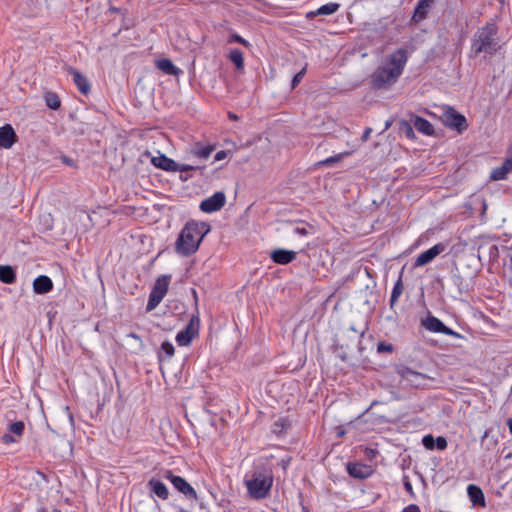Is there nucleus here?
<instances>
[{
  "label": "nucleus",
  "instance_id": "f257e3e1",
  "mask_svg": "<svg viewBox=\"0 0 512 512\" xmlns=\"http://www.w3.org/2000/svg\"><path fill=\"white\" fill-rule=\"evenodd\" d=\"M210 229L211 227L207 222L188 221L176 240V252L186 257L194 254Z\"/></svg>",
  "mask_w": 512,
  "mask_h": 512
},
{
  "label": "nucleus",
  "instance_id": "f03ea898",
  "mask_svg": "<svg viewBox=\"0 0 512 512\" xmlns=\"http://www.w3.org/2000/svg\"><path fill=\"white\" fill-rule=\"evenodd\" d=\"M499 49L498 27L493 22L479 28L472 39L470 56L478 57L481 53L493 55Z\"/></svg>",
  "mask_w": 512,
  "mask_h": 512
},
{
  "label": "nucleus",
  "instance_id": "7ed1b4c3",
  "mask_svg": "<svg viewBox=\"0 0 512 512\" xmlns=\"http://www.w3.org/2000/svg\"><path fill=\"white\" fill-rule=\"evenodd\" d=\"M244 484L251 498L264 499L268 496L273 484L272 472L266 467H256L251 474L245 476Z\"/></svg>",
  "mask_w": 512,
  "mask_h": 512
},
{
  "label": "nucleus",
  "instance_id": "20e7f679",
  "mask_svg": "<svg viewBox=\"0 0 512 512\" xmlns=\"http://www.w3.org/2000/svg\"><path fill=\"white\" fill-rule=\"evenodd\" d=\"M170 279V276L162 275L156 280L155 285L152 291L150 292L148 303L146 306V310L148 312L154 310L162 301V299L164 298L168 291Z\"/></svg>",
  "mask_w": 512,
  "mask_h": 512
},
{
  "label": "nucleus",
  "instance_id": "39448f33",
  "mask_svg": "<svg viewBox=\"0 0 512 512\" xmlns=\"http://www.w3.org/2000/svg\"><path fill=\"white\" fill-rule=\"evenodd\" d=\"M395 372L413 388H422L426 385L427 380H429L427 375L414 371L403 364L395 365Z\"/></svg>",
  "mask_w": 512,
  "mask_h": 512
},
{
  "label": "nucleus",
  "instance_id": "423d86ee",
  "mask_svg": "<svg viewBox=\"0 0 512 512\" xmlns=\"http://www.w3.org/2000/svg\"><path fill=\"white\" fill-rule=\"evenodd\" d=\"M400 77L390 66L378 67L371 76V82L374 88L381 89L387 84L397 81Z\"/></svg>",
  "mask_w": 512,
  "mask_h": 512
},
{
  "label": "nucleus",
  "instance_id": "0eeeda50",
  "mask_svg": "<svg viewBox=\"0 0 512 512\" xmlns=\"http://www.w3.org/2000/svg\"><path fill=\"white\" fill-rule=\"evenodd\" d=\"M365 334V330L358 331L354 326H351L342 333L341 343L335 344L336 349L344 350L350 349L352 346L357 345L358 350H363L361 346V339Z\"/></svg>",
  "mask_w": 512,
  "mask_h": 512
},
{
  "label": "nucleus",
  "instance_id": "6e6552de",
  "mask_svg": "<svg viewBox=\"0 0 512 512\" xmlns=\"http://www.w3.org/2000/svg\"><path fill=\"white\" fill-rule=\"evenodd\" d=\"M421 325L428 331L434 333H442L455 338H463V336L447 327L439 318L428 314V316L421 321Z\"/></svg>",
  "mask_w": 512,
  "mask_h": 512
},
{
  "label": "nucleus",
  "instance_id": "1a4fd4ad",
  "mask_svg": "<svg viewBox=\"0 0 512 512\" xmlns=\"http://www.w3.org/2000/svg\"><path fill=\"white\" fill-rule=\"evenodd\" d=\"M442 120L447 127L455 129L459 133L466 130L468 126L465 116L457 112L452 107H447L444 110Z\"/></svg>",
  "mask_w": 512,
  "mask_h": 512
},
{
  "label": "nucleus",
  "instance_id": "9d476101",
  "mask_svg": "<svg viewBox=\"0 0 512 512\" xmlns=\"http://www.w3.org/2000/svg\"><path fill=\"white\" fill-rule=\"evenodd\" d=\"M200 327V318L198 315H193L184 330L178 332L176 341L179 346H187L191 343L192 339L198 335Z\"/></svg>",
  "mask_w": 512,
  "mask_h": 512
},
{
  "label": "nucleus",
  "instance_id": "9b49d317",
  "mask_svg": "<svg viewBox=\"0 0 512 512\" xmlns=\"http://www.w3.org/2000/svg\"><path fill=\"white\" fill-rule=\"evenodd\" d=\"M226 203V196L223 192H216L211 197L204 199L200 203L201 211L212 213L219 211Z\"/></svg>",
  "mask_w": 512,
  "mask_h": 512
},
{
  "label": "nucleus",
  "instance_id": "f8f14e48",
  "mask_svg": "<svg viewBox=\"0 0 512 512\" xmlns=\"http://www.w3.org/2000/svg\"><path fill=\"white\" fill-rule=\"evenodd\" d=\"M407 60V50L404 48H399L393 54L390 55L387 66H390L397 74L401 75L407 63Z\"/></svg>",
  "mask_w": 512,
  "mask_h": 512
},
{
  "label": "nucleus",
  "instance_id": "ddd939ff",
  "mask_svg": "<svg viewBox=\"0 0 512 512\" xmlns=\"http://www.w3.org/2000/svg\"><path fill=\"white\" fill-rule=\"evenodd\" d=\"M446 249L444 243H438L430 249L422 252L415 260L414 267L424 266L430 263L435 257L441 254Z\"/></svg>",
  "mask_w": 512,
  "mask_h": 512
},
{
  "label": "nucleus",
  "instance_id": "4468645a",
  "mask_svg": "<svg viewBox=\"0 0 512 512\" xmlns=\"http://www.w3.org/2000/svg\"><path fill=\"white\" fill-rule=\"evenodd\" d=\"M172 485L174 488L182 493L187 500L197 501L198 495L196 490L181 476L173 478Z\"/></svg>",
  "mask_w": 512,
  "mask_h": 512
},
{
  "label": "nucleus",
  "instance_id": "2eb2a0df",
  "mask_svg": "<svg viewBox=\"0 0 512 512\" xmlns=\"http://www.w3.org/2000/svg\"><path fill=\"white\" fill-rule=\"evenodd\" d=\"M17 141V134L10 124L0 127V148L10 149Z\"/></svg>",
  "mask_w": 512,
  "mask_h": 512
},
{
  "label": "nucleus",
  "instance_id": "dca6fc26",
  "mask_svg": "<svg viewBox=\"0 0 512 512\" xmlns=\"http://www.w3.org/2000/svg\"><path fill=\"white\" fill-rule=\"evenodd\" d=\"M347 472L353 478L366 479L372 474L373 470L369 465L349 462L347 464Z\"/></svg>",
  "mask_w": 512,
  "mask_h": 512
},
{
  "label": "nucleus",
  "instance_id": "f3484780",
  "mask_svg": "<svg viewBox=\"0 0 512 512\" xmlns=\"http://www.w3.org/2000/svg\"><path fill=\"white\" fill-rule=\"evenodd\" d=\"M66 70L69 72V74L72 75L73 82L76 85V87L78 88V90L83 95H88L91 90V85H90L88 78L72 67H69Z\"/></svg>",
  "mask_w": 512,
  "mask_h": 512
},
{
  "label": "nucleus",
  "instance_id": "a211bd4d",
  "mask_svg": "<svg viewBox=\"0 0 512 512\" xmlns=\"http://www.w3.org/2000/svg\"><path fill=\"white\" fill-rule=\"evenodd\" d=\"M297 253L292 250H286V249H275L271 251L270 258L271 260L280 265H286L291 263L296 259Z\"/></svg>",
  "mask_w": 512,
  "mask_h": 512
},
{
  "label": "nucleus",
  "instance_id": "6ab92c4d",
  "mask_svg": "<svg viewBox=\"0 0 512 512\" xmlns=\"http://www.w3.org/2000/svg\"><path fill=\"white\" fill-rule=\"evenodd\" d=\"M453 284L457 287L460 295L467 294L474 287L473 277H464L460 273H454L451 277Z\"/></svg>",
  "mask_w": 512,
  "mask_h": 512
},
{
  "label": "nucleus",
  "instance_id": "aec40b11",
  "mask_svg": "<svg viewBox=\"0 0 512 512\" xmlns=\"http://www.w3.org/2000/svg\"><path fill=\"white\" fill-rule=\"evenodd\" d=\"M147 487L149 488L151 494L156 495L158 498L162 500H167L169 497V491L166 485L158 478L152 477L147 482Z\"/></svg>",
  "mask_w": 512,
  "mask_h": 512
},
{
  "label": "nucleus",
  "instance_id": "412c9836",
  "mask_svg": "<svg viewBox=\"0 0 512 512\" xmlns=\"http://www.w3.org/2000/svg\"><path fill=\"white\" fill-rule=\"evenodd\" d=\"M151 163L156 168H160L167 172H176L178 168V163H176L173 159L168 158L164 154H159L158 156L152 157Z\"/></svg>",
  "mask_w": 512,
  "mask_h": 512
},
{
  "label": "nucleus",
  "instance_id": "4be33fe9",
  "mask_svg": "<svg viewBox=\"0 0 512 512\" xmlns=\"http://www.w3.org/2000/svg\"><path fill=\"white\" fill-rule=\"evenodd\" d=\"M435 0H419L413 13L412 20L418 23L427 18L428 13Z\"/></svg>",
  "mask_w": 512,
  "mask_h": 512
},
{
  "label": "nucleus",
  "instance_id": "5701e85b",
  "mask_svg": "<svg viewBox=\"0 0 512 512\" xmlns=\"http://www.w3.org/2000/svg\"><path fill=\"white\" fill-rule=\"evenodd\" d=\"M53 289L52 280L46 275H40L33 281V291L36 294H46Z\"/></svg>",
  "mask_w": 512,
  "mask_h": 512
},
{
  "label": "nucleus",
  "instance_id": "b1692460",
  "mask_svg": "<svg viewBox=\"0 0 512 512\" xmlns=\"http://www.w3.org/2000/svg\"><path fill=\"white\" fill-rule=\"evenodd\" d=\"M510 171H512V158L506 159L500 167L494 168L490 179L494 181L505 179Z\"/></svg>",
  "mask_w": 512,
  "mask_h": 512
},
{
  "label": "nucleus",
  "instance_id": "393cba45",
  "mask_svg": "<svg viewBox=\"0 0 512 512\" xmlns=\"http://www.w3.org/2000/svg\"><path fill=\"white\" fill-rule=\"evenodd\" d=\"M467 493L473 505L485 506V497L482 489L474 484L467 487Z\"/></svg>",
  "mask_w": 512,
  "mask_h": 512
},
{
  "label": "nucleus",
  "instance_id": "a878e982",
  "mask_svg": "<svg viewBox=\"0 0 512 512\" xmlns=\"http://www.w3.org/2000/svg\"><path fill=\"white\" fill-rule=\"evenodd\" d=\"M155 65L159 70L167 75L178 76L181 73V70L167 58L158 59L155 62Z\"/></svg>",
  "mask_w": 512,
  "mask_h": 512
},
{
  "label": "nucleus",
  "instance_id": "bb28decb",
  "mask_svg": "<svg viewBox=\"0 0 512 512\" xmlns=\"http://www.w3.org/2000/svg\"><path fill=\"white\" fill-rule=\"evenodd\" d=\"M413 126L416 130H418L419 132H421L425 135L430 136V135H433V133H434L432 124L428 120H426L420 116H414Z\"/></svg>",
  "mask_w": 512,
  "mask_h": 512
},
{
  "label": "nucleus",
  "instance_id": "cd10ccee",
  "mask_svg": "<svg viewBox=\"0 0 512 512\" xmlns=\"http://www.w3.org/2000/svg\"><path fill=\"white\" fill-rule=\"evenodd\" d=\"M0 281L4 284H13L16 281V272L10 265H0Z\"/></svg>",
  "mask_w": 512,
  "mask_h": 512
},
{
  "label": "nucleus",
  "instance_id": "c85d7f7f",
  "mask_svg": "<svg viewBox=\"0 0 512 512\" xmlns=\"http://www.w3.org/2000/svg\"><path fill=\"white\" fill-rule=\"evenodd\" d=\"M174 352L175 348L173 344L168 340L163 341L160 346V350L158 351L159 362H163L167 359H170L174 355Z\"/></svg>",
  "mask_w": 512,
  "mask_h": 512
},
{
  "label": "nucleus",
  "instance_id": "c756f323",
  "mask_svg": "<svg viewBox=\"0 0 512 512\" xmlns=\"http://www.w3.org/2000/svg\"><path fill=\"white\" fill-rule=\"evenodd\" d=\"M403 290H404V285H403L401 277H399V279L396 281V283L393 287L392 293H391V297H390V307L391 308H393L395 303L398 301L399 297L403 293Z\"/></svg>",
  "mask_w": 512,
  "mask_h": 512
},
{
  "label": "nucleus",
  "instance_id": "7c9ffc66",
  "mask_svg": "<svg viewBox=\"0 0 512 512\" xmlns=\"http://www.w3.org/2000/svg\"><path fill=\"white\" fill-rule=\"evenodd\" d=\"M230 61L236 66L237 69H242L244 66L243 53L239 49H233L229 53Z\"/></svg>",
  "mask_w": 512,
  "mask_h": 512
},
{
  "label": "nucleus",
  "instance_id": "2f4dec72",
  "mask_svg": "<svg viewBox=\"0 0 512 512\" xmlns=\"http://www.w3.org/2000/svg\"><path fill=\"white\" fill-rule=\"evenodd\" d=\"M213 150H214L213 145H207V146L201 147V148L195 147L191 150V154L200 159H207L211 155Z\"/></svg>",
  "mask_w": 512,
  "mask_h": 512
},
{
  "label": "nucleus",
  "instance_id": "473e14b6",
  "mask_svg": "<svg viewBox=\"0 0 512 512\" xmlns=\"http://www.w3.org/2000/svg\"><path fill=\"white\" fill-rule=\"evenodd\" d=\"M46 105L51 109H58L61 105L59 96L53 92H47L44 96Z\"/></svg>",
  "mask_w": 512,
  "mask_h": 512
},
{
  "label": "nucleus",
  "instance_id": "72a5a7b5",
  "mask_svg": "<svg viewBox=\"0 0 512 512\" xmlns=\"http://www.w3.org/2000/svg\"><path fill=\"white\" fill-rule=\"evenodd\" d=\"M340 5L338 3H327L322 5L316 10V14L320 15H331L335 13L339 9Z\"/></svg>",
  "mask_w": 512,
  "mask_h": 512
},
{
  "label": "nucleus",
  "instance_id": "f704fd0d",
  "mask_svg": "<svg viewBox=\"0 0 512 512\" xmlns=\"http://www.w3.org/2000/svg\"><path fill=\"white\" fill-rule=\"evenodd\" d=\"M413 127L408 121L401 120L399 122V130L408 138V139H414L415 134Z\"/></svg>",
  "mask_w": 512,
  "mask_h": 512
},
{
  "label": "nucleus",
  "instance_id": "c9c22d12",
  "mask_svg": "<svg viewBox=\"0 0 512 512\" xmlns=\"http://www.w3.org/2000/svg\"><path fill=\"white\" fill-rule=\"evenodd\" d=\"M25 425L23 421H16L9 425L8 431L11 434L21 437L24 433Z\"/></svg>",
  "mask_w": 512,
  "mask_h": 512
},
{
  "label": "nucleus",
  "instance_id": "e433bc0d",
  "mask_svg": "<svg viewBox=\"0 0 512 512\" xmlns=\"http://www.w3.org/2000/svg\"><path fill=\"white\" fill-rule=\"evenodd\" d=\"M435 442H436V438H434L433 435H431V434L425 435L422 438V444L428 450L435 449Z\"/></svg>",
  "mask_w": 512,
  "mask_h": 512
},
{
  "label": "nucleus",
  "instance_id": "4c0bfd02",
  "mask_svg": "<svg viewBox=\"0 0 512 512\" xmlns=\"http://www.w3.org/2000/svg\"><path fill=\"white\" fill-rule=\"evenodd\" d=\"M342 157H343V154H338V155L329 157V158H327L325 160H322V161L318 162V165H320V166H331L332 164L339 162L342 159Z\"/></svg>",
  "mask_w": 512,
  "mask_h": 512
},
{
  "label": "nucleus",
  "instance_id": "58836bf2",
  "mask_svg": "<svg viewBox=\"0 0 512 512\" xmlns=\"http://www.w3.org/2000/svg\"><path fill=\"white\" fill-rule=\"evenodd\" d=\"M87 128L88 124L85 122L75 123V125L71 127V129L76 135H83Z\"/></svg>",
  "mask_w": 512,
  "mask_h": 512
},
{
  "label": "nucleus",
  "instance_id": "ea45409f",
  "mask_svg": "<svg viewBox=\"0 0 512 512\" xmlns=\"http://www.w3.org/2000/svg\"><path fill=\"white\" fill-rule=\"evenodd\" d=\"M305 73H306V66L304 68H302L297 74H295V76L293 77L292 82H291L292 89L297 87V85L303 79Z\"/></svg>",
  "mask_w": 512,
  "mask_h": 512
},
{
  "label": "nucleus",
  "instance_id": "a19ab883",
  "mask_svg": "<svg viewBox=\"0 0 512 512\" xmlns=\"http://www.w3.org/2000/svg\"><path fill=\"white\" fill-rule=\"evenodd\" d=\"M204 167L200 165H187V164H178L177 171L180 172H188V171H197L202 170Z\"/></svg>",
  "mask_w": 512,
  "mask_h": 512
},
{
  "label": "nucleus",
  "instance_id": "79ce46f5",
  "mask_svg": "<svg viewBox=\"0 0 512 512\" xmlns=\"http://www.w3.org/2000/svg\"><path fill=\"white\" fill-rule=\"evenodd\" d=\"M228 42L229 43L236 42V43H240L244 46H249L248 41H246L244 38H242L240 35H238L236 33L230 35Z\"/></svg>",
  "mask_w": 512,
  "mask_h": 512
},
{
  "label": "nucleus",
  "instance_id": "37998d69",
  "mask_svg": "<svg viewBox=\"0 0 512 512\" xmlns=\"http://www.w3.org/2000/svg\"><path fill=\"white\" fill-rule=\"evenodd\" d=\"M377 351L379 353L392 352L393 351V346L390 343L379 342L378 345H377Z\"/></svg>",
  "mask_w": 512,
  "mask_h": 512
},
{
  "label": "nucleus",
  "instance_id": "c03bdc74",
  "mask_svg": "<svg viewBox=\"0 0 512 512\" xmlns=\"http://www.w3.org/2000/svg\"><path fill=\"white\" fill-rule=\"evenodd\" d=\"M447 445L448 443L445 437L438 436L436 438L435 448H437L438 450H445L447 448Z\"/></svg>",
  "mask_w": 512,
  "mask_h": 512
},
{
  "label": "nucleus",
  "instance_id": "a18cd8bd",
  "mask_svg": "<svg viewBox=\"0 0 512 512\" xmlns=\"http://www.w3.org/2000/svg\"><path fill=\"white\" fill-rule=\"evenodd\" d=\"M161 478H164L166 480H169L171 483H173V478H177V475H174V473L171 470H161L159 473Z\"/></svg>",
  "mask_w": 512,
  "mask_h": 512
},
{
  "label": "nucleus",
  "instance_id": "49530a36",
  "mask_svg": "<svg viewBox=\"0 0 512 512\" xmlns=\"http://www.w3.org/2000/svg\"><path fill=\"white\" fill-rule=\"evenodd\" d=\"M403 485H404L405 490L410 495L414 496L412 484H411V482H410V480H409V478L407 476H405L404 479H403Z\"/></svg>",
  "mask_w": 512,
  "mask_h": 512
},
{
  "label": "nucleus",
  "instance_id": "de8ad7c7",
  "mask_svg": "<svg viewBox=\"0 0 512 512\" xmlns=\"http://www.w3.org/2000/svg\"><path fill=\"white\" fill-rule=\"evenodd\" d=\"M1 440H2V443H4V444H11V443L17 442V440L12 436V434L10 432L4 434L1 438Z\"/></svg>",
  "mask_w": 512,
  "mask_h": 512
},
{
  "label": "nucleus",
  "instance_id": "09e8293b",
  "mask_svg": "<svg viewBox=\"0 0 512 512\" xmlns=\"http://www.w3.org/2000/svg\"><path fill=\"white\" fill-rule=\"evenodd\" d=\"M402 512H421L420 508L416 504H410L406 508L403 509Z\"/></svg>",
  "mask_w": 512,
  "mask_h": 512
},
{
  "label": "nucleus",
  "instance_id": "8fccbe9b",
  "mask_svg": "<svg viewBox=\"0 0 512 512\" xmlns=\"http://www.w3.org/2000/svg\"><path fill=\"white\" fill-rule=\"evenodd\" d=\"M227 157V152L225 150L218 151L214 156V161H221Z\"/></svg>",
  "mask_w": 512,
  "mask_h": 512
},
{
  "label": "nucleus",
  "instance_id": "3c124183",
  "mask_svg": "<svg viewBox=\"0 0 512 512\" xmlns=\"http://www.w3.org/2000/svg\"><path fill=\"white\" fill-rule=\"evenodd\" d=\"M127 337L137 340L139 342V348H143L144 344L139 335H137L134 332H130L129 334H127Z\"/></svg>",
  "mask_w": 512,
  "mask_h": 512
},
{
  "label": "nucleus",
  "instance_id": "603ef678",
  "mask_svg": "<svg viewBox=\"0 0 512 512\" xmlns=\"http://www.w3.org/2000/svg\"><path fill=\"white\" fill-rule=\"evenodd\" d=\"M294 232L296 234H300V235H307L308 234V230L306 228H304V227H296L294 229Z\"/></svg>",
  "mask_w": 512,
  "mask_h": 512
},
{
  "label": "nucleus",
  "instance_id": "864d4df0",
  "mask_svg": "<svg viewBox=\"0 0 512 512\" xmlns=\"http://www.w3.org/2000/svg\"><path fill=\"white\" fill-rule=\"evenodd\" d=\"M371 132H372V129H371V128H369V127H368V128H366V129L364 130V132H363L362 140H363V141H367V140H368V138L370 137Z\"/></svg>",
  "mask_w": 512,
  "mask_h": 512
},
{
  "label": "nucleus",
  "instance_id": "5fc2aeb1",
  "mask_svg": "<svg viewBox=\"0 0 512 512\" xmlns=\"http://www.w3.org/2000/svg\"><path fill=\"white\" fill-rule=\"evenodd\" d=\"M490 256H496L498 254V247L496 245H492L490 247Z\"/></svg>",
  "mask_w": 512,
  "mask_h": 512
},
{
  "label": "nucleus",
  "instance_id": "6e6d98bb",
  "mask_svg": "<svg viewBox=\"0 0 512 512\" xmlns=\"http://www.w3.org/2000/svg\"><path fill=\"white\" fill-rule=\"evenodd\" d=\"M338 356L341 358L342 361L348 360V354L345 351H342L341 353H339Z\"/></svg>",
  "mask_w": 512,
  "mask_h": 512
},
{
  "label": "nucleus",
  "instance_id": "4d7b16f0",
  "mask_svg": "<svg viewBox=\"0 0 512 512\" xmlns=\"http://www.w3.org/2000/svg\"><path fill=\"white\" fill-rule=\"evenodd\" d=\"M507 426L509 428V432L512 434V418L507 419Z\"/></svg>",
  "mask_w": 512,
  "mask_h": 512
},
{
  "label": "nucleus",
  "instance_id": "13d9d810",
  "mask_svg": "<svg viewBox=\"0 0 512 512\" xmlns=\"http://www.w3.org/2000/svg\"><path fill=\"white\" fill-rule=\"evenodd\" d=\"M228 117L231 119V120H237L238 119V116L232 112H229L228 113Z\"/></svg>",
  "mask_w": 512,
  "mask_h": 512
},
{
  "label": "nucleus",
  "instance_id": "bf43d9fd",
  "mask_svg": "<svg viewBox=\"0 0 512 512\" xmlns=\"http://www.w3.org/2000/svg\"><path fill=\"white\" fill-rule=\"evenodd\" d=\"M319 14H316V11H311L307 13V18H314L315 16H318Z\"/></svg>",
  "mask_w": 512,
  "mask_h": 512
},
{
  "label": "nucleus",
  "instance_id": "052dcab7",
  "mask_svg": "<svg viewBox=\"0 0 512 512\" xmlns=\"http://www.w3.org/2000/svg\"><path fill=\"white\" fill-rule=\"evenodd\" d=\"M180 179H181L182 181H187V180H188V176H186V174H183V175L181 174V175H180Z\"/></svg>",
  "mask_w": 512,
  "mask_h": 512
},
{
  "label": "nucleus",
  "instance_id": "680f3d73",
  "mask_svg": "<svg viewBox=\"0 0 512 512\" xmlns=\"http://www.w3.org/2000/svg\"><path fill=\"white\" fill-rule=\"evenodd\" d=\"M180 179H181L182 181H187V180H188V176H186V174H183V175L181 174V175H180Z\"/></svg>",
  "mask_w": 512,
  "mask_h": 512
},
{
  "label": "nucleus",
  "instance_id": "e2e57ef3",
  "mask_svg": "<svg viewBox=\"0 0 512 512\" xmlns=\"http://www.w3.org/2000/svg\"><path fill=\"white\" fill-rule=\"evenodd\" d=\"M391 126V121H387L385 124V130L389 129Z\"/></svg>",
  "mask_w": 512,
  "mask_h": 512
},
{
  "label": "nucleus",
  "instance_id": "0e129e2a",
  "mask_svg": "<svg viewBox=\"0 0 512 512\" xmlns=\"http://www.w3.org/2000/svg\"><path fill=\"white\" fill-rule=\"evenodd\" d=\"M65 163L66 165H72V160L66 157Z\"/></svg>",
  "mask_w": 512,
  "mask_h": 512
},
{
  "label": "nucleus",
  "instance_id": "69168bd1",
  "mask_svg": "<svg viewBox=\"0 0 512 512\" xmlns=\"http://www.w3.org/2000/svg\"><path fill=\"white\" fill-rule=\"evenodd\" d=\"M193 296H194L195 302L197 303L198 297H197L196 290H193Z\"/></svg>",
  "mask_w": 512,
  "mask_h": 512
},
{
  "label": "nucleus",
  "instance_id": "338daca9",
  "mask_svg": "<svg viewBox=\"0 0 512 512\" xmlns=\"http://www.w3.org/2000/svg\"><path fill=\"white\" fill-rule=\"evenodd\" d=\"M69 420L73 423V415L72 414H69Z\"/></svg>",
  "mask_w": 512,
  "mask_h": 512
},
{
  "label": "nucleus",
  "instance_id": "774afa93",
  "mask_svg": "<svg viewBox=\"0 0 512 512\" xmlns=\"http://www.w3.org/2000/svg\"><path fill=\"white\" fill-rule=\"evenodd\" d=\"M488 436V431H485L483 438H486Z\"/></svg>",
  "mask_w": 512,
  "mask_h": 512
}]
</instances>
